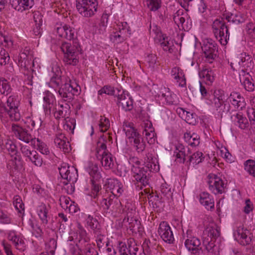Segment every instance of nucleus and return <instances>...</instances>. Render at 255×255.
<instances>
[{"mask_svg":"<svg viewBox=\"0 0 255 255\" xmlns=\"http://www.w3.org/2000/svg\"><path fill=\"white\" fill-rule=\"evenodd\" d=\"M20 151L23 155L26 157V160L31 162L36 166H41L43 160L38 152L35 150H31L30 147L26 145L20 144Z\"/></svg>","mask_w":255,"mask_h":255,"instance_id":"obj_12","label":"nucleus"},{"mask_svg":"<svg viewBox=\"0 0 255 255\" xmlns=\"http://www.w3.org/2000/svg\"><path fill=\"white\" fill-rule=\"evenodd\" d=\"M87 225L94 232H96L99 230V224L97 220L94 218L93 216L89 215L86 219Z\"/></svg>","mask_w":255,"mask_h":255,"instance_id":"obj_54","label":"nucleus"},{"mask_svg":"<svg viewBox=\"0 0 255 255\" xmlns=\"http://www.w3.org/2000/svg\"><path fill=\"white\" fill-rule=\"evenodd\" d=\"M239 64L240 65V66L243 68V69L241 70V72L242 73V74L246 73L245 72V70L250 71L251 69H252L254 66V62L253 58H252L250 60H249V61H247L244 63L239 62Z\"/></svg>","mask_w":255,"mask_h":255,"instance_id":"obj_57","label":"nucleus"},{"mask_svg":"<svg viewBox=\"0 0 255 255\" xmlns=\"http://www.w3.org/2000/svg\"><path fill=\"white\" fill-rule=\"evenodd\" d=\"M56 32L59 37L71 40L75 37V30L66 24H57L56 28Z\"/></svg>","mask_w":255,"mask_h":255,"instance_id":"obj_21","label":"nucleus"},{"mask_svg":"<svg viewBox=\"0 0 255 255\" xmlns=\"http://www.w3.org/2000/svg\"><path fill=\"white\" fill-rule=\"evenodd\" d=\"M148 8L151 11H156L161 6V0H146Z\"/></svg>","mask_w":255,"mask_h":255,"instance_id":"obj_55","label":"nucleus"},{"mask_svg":"<svg viewBox=\"0 0 255 255\" xmlns=\"http://www.w3.org/2000/svg\"><path fill=\"white\" fill-rule=\"evenodd\" d=\"M64 54L63 62L66 65L75 66L79 62V55L81 48L77 42H64L60 46Z\"/></svg>","mask_w":255,"mask_h":255,"instance_id":"obj_3","label":"nucleus"},{"mask_svg":"<svg viewBox=\"0 0 255 255\" xmlns=\"http://www.w3.org/2000/svg\"><path fill=\"white\" fill-rule=\"evenodd\" d=\"M118 32L125 41L131 34V30L127 22H122L118 25Z\"/></svg>","mask_w":255,"mask_h":255,"instance_id":"obj_47","label":"nucleus"},{"mask_svg":"<svg viewBox=\"0 0 255 255\" xmlns=\"http://www.w3.org/2000/svg\"><path fill=\"white\" fill-rule=\"evenodd\" d=\"M76 2L78 11L83 16L91 17L97 11V0H76Z\"/></svg>","mask_w":255,"mask_h":255,"instance_id":"obj_6","label":"nucleus"},{"mask_svg":"<svg viewBox=\"0 0 255 255\" xmlns=\"http://www.w3.org/2000/svg\"><path fill=\"white\" fill-rule=\"evenodd\" d=\"M210 101L212 106L221 115L227 114L230 110V104L224 101V95L220 90L215 91Z\"/></svg>","mask_w":255,"mask_h":255,"instance_id":"obj_8","label":"nucleus"},{"mask_svg":"<svg viewBox=\"0 0 255 255\" xmlns=\"http://www.w3.org/2000/svg\"><path fill=\"white\" fill-rule=\"evenodd\" d=\"M142 136L145 138L147 142L150 144H154L156 140V134L152 123L148 121L144 122L141 124Z\"/></svg>","mask_w":255,"mask_h":255,"instance_id":"obj_19","label":"nucleus"},{"mask_svg":"<svg viewBox=\"0 0 255 255\" xmlns=\"http://www.w3.org/2000/svg\"><path fill=\"white\" fill-rule=\"evenodd\" d=\"M197 116L195 114L186 111V122L190 125H194L197 122Z\"/></svg>","mask_w":255,"mask_h":255,"instance_id":"obj_64","label":"nucleus"},{"mask_svg":"<svg viewBox=\"0 0 255 255\" xmlns=\"http://www.w3.org/2000/svg\"><path fill=\"white\" fill-rule=\"evenodd\" d=\"M199 75L201 78H203L206 83L209 85H211L215 80L214 72L210 68H203L199 72Z\"/></svg>","mask_w":255,"mask_h":255,"instance_id":"obj_39","label":"nucleus"},{"mask_svg":"<svg viewBox=\"0 0 255 255\" xmlns=\"http://www.w3.org/2000/svg\"><path fill=\"white\" fill-rule=\"evenodd\" d=\"M183 239L184 240L185 247L191 253L196 254L201 249L200 248L201 245L200 239L193 236L191 230H188L186 233H183Z\"/></svg>","mask_w":255,"mask_h":255,"instance_id":"obj_9","label":"nucleus"},{"mask_svg":"<svg viewBox=\"0 0 255 255\" xmlns=\"http://www.w3.org/2000/svg\"><path fill=\"white\" fill-rule=\"evenodd\" d=\"M160 191L161 194H162L167 199H169L172 196V192L171 188L166 183H163L160 187Z\"/></svg>","mask_w":255,"mask_h":255,"instance_id":"obj_56","label":"nucleus"},{"mask_svg":"<svg viewBox=\"0 0 255 255\" xmlns=\"http://www.w3.org/2000/svg\"><path fill=\"white\" fill-rule=\"evenodd\" d=\"M218 46L211 39L207 38L203 41L202 50L204 54L205 60L209 63H212L218 57Z\"/></svg>","mask_w":255,"mask_h":255,"instance_id":"obj_7","label":"nucleus"},{"mask_svg":"<svg viewBox=\"0 0 255 255\" xmlns=\"http://www.w3.org/2000/svg\"><path fill=\"white\" fill-rule=\"evenodd\" d=\"M245 169L250 174L255 177V161L253 160H248L245 164Z\"/></svg>","mask_w":255,"mask_h":255,"instance_id":"obj_58","label":"nucleus"},{"mask_svg":"<svg viewBox=\"0 0 255 255\" xmlns=\"http://www.w3.org/2000/svg\"><path fill=\"white\" fill-rule=\"evenodd\" d=\"M184 138L185 141L192 146H196L200 143V137L195 133L191 134L190 132H186L184 134Z\"/></svg>","mask_w":255,"mask_h":255,"instance_id":"obj_44","label":"nucleus"},{"mask_svg":"<svg viewBox=\"0 0 255 255\" xmlns=\"http://www.w3.org/2000/svg\"><path fill=\"white\" fill-rule=\"evenodd\" d=\"M200 202L208 210L214 208V200L212 196L207 192H203L200 195Z\"/></svg>","mask_w":255,"mask_h":255,"instance_id":"obj_37","label":"nucleus"},{"mask_svg":"<svg viewBox=\"0 0 255 255\" xmlns=\"http://www.w3.org/2000/svg\"><path fill=\"white\" fill-rule=\"evenodd\" d=\"M18 64L21 67H23L26 69H28L29 67L31 68V65L34 66V62L31 59L29 60L25 52L21 53L18 58Z\"/></svg>","mask_w":255,"mask_h":255,"instance_id":"obj_48","label":"nucleus"},{"mask_svg":"<svg viewBox=\"0 0 255 255\" xmlns=\"http://www.w3.org/2000/svg\"><path fill=\"white\" fill-rule=\"evenodd\" d=\"M98 159L101 160L103 166L106 169L112 168L114 166V158L109 152L103 151L102 154L96 155Z\"/></svg>","mask_w":255,"mask_h":255,"instance_id":"obj_31","label":"nucleus"},{"mask_svg":"<svg viewBox=\"0 0 255 255\" xmlns=\"http://www.w3.org/2000/svg\"><path fill=\"white\" fill-rule=\"evenodd\" d=\"M118 248L120 255H145L144 253L139 251V249L133 241L129 240L128 247L125 243L120 242Z\"/></svg>","mask_w":255,"mask_h":255,"instance_id":"obj_14","label":"nucleus"},{"mask_svg":"<svg viewBox=\"0 0 255 255\" xmlns=\"http://www.w3.org/2000/svg\"><path fill=\"white\" fill-rule=\"evenodd\" d=\"M47 111L51 112L52 111L54 116L56 119L65 118L68 117L70 114V106L67 103L60 104L58 106L54 105L53 103H48L46 106Z\"/></svg>","mask_w":255,"mask_h":255,"instance_id":"obj_13","label":"nucleus"},{"mask_svg":"<svg viewBox=\"0 0 255 255\" xmlns=\"http://www.w3.org/2000/svg\"><path fill=\"white\" fill-rule=\"evenodd\" d=\"M99 127L101 132H105L110 127V121L108 118L104 117H101L99 123Z\"/></svg>","mask_w":255,"mask_h":255,"instance_id":"obj_61","label":"nucleus"},{"mask_svg":"<svg viewBox=\"0 0 255 255\" xmlns=\"http://www.w3.org/2000/svg\"><path fill=\"white\" fill-rule=\"evenodd\" d=\"M36 141L37 150H38L41 153L43 154H48L49 153V150L47 146V145L38 138L37 139Z\"/></svg>","mask_w":255,"mask_h":255,"instance_id":"obj_59","label":"nucleus"},{"mask_svg":"<svg viewBox=\"0 0 255 255\" xmlns=\"http://www.w3.org/2000/svg\"><path fill=\"white\" fill-rule=\"evenodd\" d=\"M171 75L176 80L178 85L181 87L186 86V79L183 71L179 67H175L171 71Z\"/></svg>","mask_w":255,"mask_h":255,"instance_id":"obj_33","label":"nucleus"},{"mask_svg":"<svg viewBox=\"0 0 255 255\" xmlns=\"http://www.w3.org/2000/svg\"><path fill=\"white\" fill-rule=\"evenodd\" d=\"M220 236V228L216 224H212L206 227L202 235V242L208 252H215V242Z\"/></svg>","mask_w":255,"mask_h":255,"instance_id":"obj_4","label":"nucleus"},{"mask_svg":"<svg viewBox=\"0 0 255 255\" xmlns=\"http://www.w3.org/2000/svg\"><path fill=\"white\" fill-rule=\"evenodd\" d=\"M156 158H153L151 154L149 153L145 157L144 167L148 172H157L159 170V166L155 163Z\"/></svg>","mask_w":255,"mask_h":255,"instance_id":"obj_38","label":"nucleus"},{"mask_svg":"<svg viewBox=\"0 0 255 255\" xmlns=\"http://www.w3.org/2000/svg\"><path fill=\"white\" fill-rule=\"evenodd\" d=\"M227 20L228 24H226L223 18L217 19L212 24L213 32L216 38L222 45H225L229 39V27L231 24L238 25L245 22L246 16L240 12L228 13L224 15Z\"/></svg>","mask_w":255,"mask_h":255,"instance_id":"obj_1","label":"nucleus"},{"mask_svg":"<svg viewBox=\"0 0 255 255\" xmlns=\"http://www.w3.org/2000/svg\"><path fill=\"white\" fill-rule=\"evenodd\" d=\"M131 172L133 178L137 182L140 183L144 186L148 184L149 173L144 167L132 165Z\"/></svg>","mask_w":255,"mask_h":255,"instance_id":"obj_16","label":"nucleus"},{"mask_svg":"<svg viewBox=\"0 0 255 255\" xmlns=\"http://www.w3.org/2000/svg\"><path fill=\"white\" fill-rule=\"evenodd\" d=\"M147 66L151 71H154L158 68V63L157 61V57L155 54L148 55L146 58Z\"/></svg>","mask_w":255,"mask_h":255,"instance_id":"obj_50","label":"nucleus"},{"mask_svg":"<svg viewBox=\"0 0 255 255\" xmlns=\"http://www.w3.org/2000/svg\"><path fill=\"white\" fill-rule=\"evenodd\" d=\"M204 158L203 153L201 152L197 151L189 156L188 162L197 165L201 162Z\"/></svg>","mask_w":255,"mask_h":255,"instance_id":"obj_53","label":"nucleus"},{"mask_svg":"<svg viewBox=\"0 0 255 255\" xmlns=\"http://www.w3.org/2000/svg\"><path fill=\"white\" fill-rule=\"evenodd\" d=\"M13 205L18 213L23 215L24 212V205L22 203L21 198L19 196H15L13 197Z\"/></svg>","mask_w":255,"mask_h":255,"instance_id":"obj_52","label":"nucleus"},{"mask_svg":"<svg viewBox=\"0 0 255 255\" xmlns=\"http://www.w3.org/2000/svg\"><path fill=\"white\" fill-rule=\"evenodd\" d=\"M52 71L54 73V75L50 79L49 85L53 88H56L62 84L61 70L59 66L55 65L52 67Z\"/></svg>","mask_w":255,"mask_h":255,"instance_id":"obj_32","label":"nucleus"},{"mask_svg":"<svg viewBox=\"0 0 255 255\" xmlns=\"http://www.w3.org/2000/svg\"><path fill=\"white\" fill-rule=\"evenodd\" d=\"M117 105L126 111H130L133 108V101L128 94L121 98L120 100H117Z\"/></svg>","mask_w":255,"mask_h":255,"instance_id":"obj_42","label":"nucleus"},{"mask_svg":"<svg viewBox=\"0 0 255 255\" xmlns=\"http://www.w3.org/2000/svg\"><path fill=\"white\" fill-rule=\"evenodd\" d=\"M160 37V41L161 46L164 51H168L171 53L173 52L174 44L170 38L164 34H162L159 31L158 32Z\"/></svg>","mask_w":255,"mask_h":255,"instance_id":"obj_36","label":"nucleus"},{"mask_svg":"<svg viewBox=\"0 0 255 255\" xmlns=\"http://www.w3.org/2000/svg\"><path fill=\"white\" fill-rule=\"evenodd\" d=\"M110 39L112 42L117 44L125 41L118 31L112 32L110 36Z\"/></svg>","mask_w":255,"mask_h":255,"instance_id":"obj_60","label":"nucleus"},{"mask_svg":"<svg viewBox=\"0 0 255 255\" xmlns=\"http://www.w3.org/2000/svg\"><path fill=\"white\" fill-rule=\"evenodd\" d=\"M158 97L161 100L164 101L169 105H174L177 104L176 95L172 94L168 88L161 87L157 93Z\"/></svg>","mask_w":255,"mask_h":255,"instance_id":"obj_23","label":"nucleus"},{"mask_svg":"<svg viewBox=\"0 0 255 255\" xmlns=\"http://www.w3.org/2000/svg\"><path fill=\"white\" fill-rule=\"evenodd\" d=\"M186 15V14L184 13L182 9H179L176 11L173 16V20L178 27H181L185 31L188 29V26L185 23V16Z\"/></svg>","mask_w":255,"mask_h":255,"instance_id":"obj_34","label":"nucleus"},{"mask_svg":"<svg viewBox=\"0 0 255 255\" xmlns=\"http://www.w3.org/2000/svg\"><path fill=\"white\" fill-rule=\"evenodd\" d=\"M54 142L55 145L64 152H69L71 150L69 143L65 134L62 133H56Z\"/></svg>","mask_w":255,"mask_h":255,"instance_id":"obj_24","label":"nucleus"},{"mask_svg":"<svg viewBox=\"0 0 255 255\" xmlns=\"http://www.w3.org/2000/svg\"><path fill=\"white\" fill-rule=\"evenodd\" d=\"M11 130L15 136L19 140L26 143H29L33 140L31 134L27 130L19 126L18 125L12 124L11 125Z\"/></svg>","mask_w":255,"mask_h":255,"instance_id":"obj_20","label":"nucleus"},{"mask_svg":"<svg viewBox=\"0 0 255 255\" xmlns=\"http://www.w3.org/2000/svg\"><path fill=\"white\" fill-rule=\"evenodd\" d=\"M7 107L0 100V120L6 125L8 117L12 121H18L20 119V114L18 109L19 101L15 96H9L6 101Z\"/></svg>","mask_w":255,"mask_h":255,"instance_id":"obj_2","label":"nucleus"},{"mask_svg":"<svg viewBox=\"0 0 255 255\" xmlns=\"http://www.w3.org/2000/svg\"><path fill=\"white\" fill-rule=\"evenodd\" d=\"M158 233L161 239L166 243L172 244L174 241L172 231L169 224L162 222L159 226Z\"/></svg>","mask_w":255,"mask_h":255,"instance_id":"obj_18","label":"nucleus"},{"mask_svg":"<svg viewBox=\"0 0 255 255\" xmlns=\"http://www.w3.org/2000/svg\"><path fill=\"white\" fill-rule=\"evenodd\" d=\"M80 87L76 82L69 80L68 83H65L59 89L58 93L64 101L70 102L74 99L75 96L80 94Z\"/></svg>","mask_w":255,"mask_h":255,"instance_id":"obj_5","label":"nucleus"},{"mask_svg":"<svg viewBox=\"0 0 255 255\" xmlns=\"http://www.w3.org/2000/svg\"><path fill=\"white\" fill-rule=\"evenodd\" d=\"M9 3L15 9L22 11L31 8L33 5V0H9Z\"/></svg>","mask_w":255,"mask_h":255,"instance_id":"obj_30","label":"nucleus"},{"mask_svg":"<svg viewBox=\"0 0 255 255\" xmlns=\"http://www.w3.org/2000/svg\"><path fill=\"white\" fill-rule=\"evenodd\" d=\"M120 205L119 199L115 197V195H109V192L100 201V207L106 212H114Z\"/></svg>","mask_w":255,"mask_h":255,"instance_id":"obj_11","label":"nucleus"},{"mask_svg":"<svg viewBox=\"0 0 255 255\" xmlns=\"http://www.w3.org/2000/svg\"><path fill=\"white\" fill-rule=\"evenodd\" d=\"M130 142L133 148L137 152L141 153L144 150L146 146V143L143 140V138L140 137V136H139V137L133 139V140H130Z\"/></svg>","mask_w":255,"mask_h":255,"instance_id":"obj_45","label":"nucleus"},{"mask_svg":"<svg viewBox=\"0 0 255 255\" xmlns=\"http://www.w3.org/2000/svg\"><path fill=\"white\" fill-rule=\"evenodd\" d=\"M58 169L61 177L65 180L63 182L65 185H67L70 182L72 183L76 182L78 178L77 170L73 166L70 167L63 163Z\"/></svg>","mask_w":255,"mask_h":255,"instance_id":"obj_10","label":"nucleus"},{"mask_svg":"<svg viewBox=\"0 0 255 255\" xmlns=\"http://www.w3.org/2000/svg\"><path fill=\"white\" fill-rule=\"evenodd\" d=\"M51 207L49 205L41 203L37 208V213L42 224L46 225L50 219L49 212Z\"/></svg>","mask_w":255,"mask_h":255,"instance_id":"obj_26","label":"nucleus"},{"mask_svg":"<svg viewBox=\"0 0 255 255\" xmlns=\"http://www.w3.org/2000/svg\"><path fill=\"white\" fill-rule=\"evenodd\" d=\"M8 239L12 242L16 249L20 251L25 250V245L23 238L17 235L15 231L11 230L8 232Z\"/></svg>","mask_w":255,"mask_h":255,"instance_id":"obj_27","label":"nucleus"},{"mask_svg":"<svg viewBox=\"0 0 255 255\" xmlns=\"http://www.w3.org/2000/svg\"><path fill=\"white\" fill-rule=\"evenodd\" d=\"M175 152L176 153V156L177 158H180L182 161L181 162L184 163L185 161V157L190 153V151L189 148H185L184 146L181 143H178L176 146Z\"/></svg>","mask_w":255,"mask_h":255,"instance_id":"obj_43","label":"nucleus"},{"mask_svg":"<svg viewBox=\"0 0 255 255\" xmlns=\"http://www.w3.org/2000/svg\"><path fill=\"white\" fill-rule=\"evenodd\" d=\"M0 145L2 149L6 150L11 156L15 155L14 159L15 160V164L17 166L16 161L17 160L19 162V157L17 155V150L16 146L13 142L10 139H6L4 141H1V144Z\"/></svg>","mask_w":255,"mask_h":255,"instance_id":"obj_25","label":"nucleus"},{"mask_svg":"<svg viewBox=\"0 0 255 255\" xmlns=\"http://www.w3.org/2000/svg\"><path fill=\"white\" fill-rule=\"evenodd\" d=\"M240 79L242 85L247 91L252 92L254 90L255 86L252 82L253 79L249 72L242 74V75L240 74Z\"/></svg>","mask_w":255,"mask_h":255,"instance_id":"obj_35","label":"nucleus"},{"mask_svg":"<svg viewBox=\"0 0 255 255\" xmlns=\"http://www.w3.org/2000/svg\"><path fill=\"white\" fill-rule=\"evenodd\" d=\"M46 247L47 251L51 255H53L57 247L56 241L54 239H50L49 242L46 244Z\"/></svg>","mask_w":255,"mask_h":255,"instance_id":"obj_62","label":"nucleus"},{"mask_svg":"<svg viewBox=\"0 0 255 255\" xmlns=\"http://www.w3.org/2000/svg\"><path fill=\"white\" fill-rule=\"evenodd\" d=\"M87 171L93 180L98 181L102 177L98 166L96 164H91L87 168Z\"/></svg>","mask_w":255,"mask_h":255,"instance_id":"obj_49","label":"nucleus"},{"mask_svg":"<svg viewBox=\"0 0 255 255\" xmlns=\"http://www.w3.org/2000/svg\"><path fill=\"white\" fill-rule=\"evenodd\" d=\"M250 235V232L243 225L238 226L234 232L235 240L243 246L250 244L252 240Z\"/></svg>","mask_w":255,"mask_h":255,"instance_id":"obj_17","label":"nucleus"},{"mask_svg":"<svg viewBox=\"0 0 255 255\" xmlns=\"http://www.w3.org/2000/svg\"><path fill=\"white\" fill-rule=\"evenodd\" d=\"M108 185L111 191V192L109 193V195H115V197L118 198L124 192L122 183L117 179L109 180Z\"/></svg>","mask_w":255,"mask_h":255,"instance_id":"obj_22","label":"nucleus"},{"mask_svg":"<svg viewBox=\"0 0 255 255\" xmlns=\"http://www.w3.org/2000/svg\"><path fill=\"white\" fill-rule=\"evenodd\" d=\"M123 130L125 131L126 136L130 140H133L139 137L140 134L137 132L136 129L133 127L132 123H124Z\"/></svg>","mask_w":255,"mask_h":255,"instance_id":"obj_41","label":"nucleus"},{"mask_svg":"<svg viewBox=\"0 0 255 255\" xmlns=\"http://www.w3.org/2000/svg\"><path fill=\"white\" fill-rule=\"evenodd\" d=\"M11 91L10 86L8 81L3 78H0V92L3 95H7Z\"/></svg>","mask_w":255,"mask_h":255,"instance_id":"obj_51","label":"nucleus"},{"mask_svg":"<svg viewBox=\"0 0 255 255\" xmlns=\"http://www.w3.org/2000/svg\"><path fill=\"white\" fill-rule=\"evenodd\" d=\"M208 176L209 188L212 193L216 195L225 192V184L221 177L215 174H209Z\"/></svg>","mask_w":255,"mask_h":255,"instance_id":"obj_15","label":"nucleus"},{"mask_svg":"<svg viewBox=\"0 0 255 255\" xmlns=\"http://www.w3.org/2000/svg\"><path fill=\"white\" fill-rule=\"evenodd\" d=\"M124 214H125V218L123 219V222H128L129 221H134L137 226L139 224V221L134 218V215L136 214V211L133 207L129 208V207L124 211Z\"/></svg>","mask_w":255,"mask_h":255,"instance_id":"obj_46","label":"nucleus"},{"mask_svg":"<svg viewBox=\"0 0 255 255\" xmlns=\"http://www.w3.org/2000/svg\"><path fill=\"white\" fill-rule=\"evenodd\" d=\"M9 60L8 54L2 48L0 47V65H5Z\"/></svg>","mask_w":255,"mask_h":255,"instance_id":"obj_63","label":"nucleus"},{"mask_svg":"<svg viewBox=\"0 0 255 255\" xmlns=\"http://www.w3.org/2000/svg\"><path fill=\"white\" fill-rule=\"evenodd\" d=\"M112 141V138L108 135H103L100 136L97 143V155L102 154L103 151L109 152L107 149L106 143L108 141Z\"/></svg>","mask_w":255,"mask_h":255,"instance_id":"obj_40","label":"nucleus"},{"mask_svg":"<svg viewBox=\"0 0 255 255\" xmlns=\"http://www.w3.org/2000/svg\"><path fill=\"white\" fill-rule=\"evenodd\" d=\"M231 120L236 126L242 129H247L249 127L248 120L241 113L233 115Z\"/></svg>","mask_w":255,"mask_h":255,"instance_id":"obj_28","label":"nucleus"},{"mask_svg":"<svg viewBox=\"0 0 255 255\" xmlns=\"http://www.w3.org/2000/svg\"><path fill=\"white\" fill-rule=\"evenodd\" d=\"M229 99L232 104L237 109L242 110L246 107V103L244 98L238 92H232Z\"/></svg>","mask_w":255,"mask_h":255,"instance_id":"obj_29","label":"nucleus"}]
</instances>
